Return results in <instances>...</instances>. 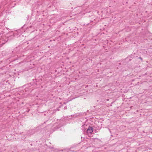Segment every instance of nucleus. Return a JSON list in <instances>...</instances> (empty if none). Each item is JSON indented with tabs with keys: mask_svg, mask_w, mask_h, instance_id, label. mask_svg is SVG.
Listing matches in <instances>:
<instances>
[{
	"mask_svg": "<svg viewBox=\"0 0 152 152\" xmlns=\"http://www.w3.org/2000/svg\"><path fill=\"white\" fill-rule=\"evenodd\" d=\"M87 133L88 134V135L91 134L93 132V128L92 127L89 126L87 129Z\"/></svg>",
	"mask_w": 152,
	"mask_h": 152,
	"instance_id": "1",
	"label": "nucleus"
}]
</instances>
